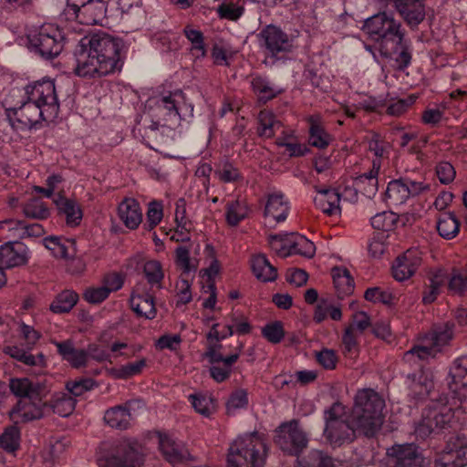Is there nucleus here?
Listing matches in <instances>:
<instances>
[{
  "label": "nucleus",
  "instance_id": "61",
  "mask_svg": "<svg viewBox=\"0 0 467 467\" xmlns=\"http://www.w3.org/2000/svg\"><path fill=\"white\" fill-rule=\"evenodd\" d=\"M45 247L56 258L67 259L68 257L67 246L57 236H48L43 240Z\"/></svg>",
  "mask_w": 467,
  "mask_h": 467
},
{
  "label": "nucleus",
  "instance_id": "26",
  "mask_svg": "<svg viewBox=\"0 0 467 467\" xmlns=\"http://www.w3.org/2000/svg\"><path fill=\"white\" fill-rule=\"evenodd\" d=\"M57 353L62 359L70 364L74 368H80L87 366L88 353L85 349L76 348L71 340L54 341Z\"/></svg>",
  "mask_w": 467,
  "mask_h": 467
},
{
  "label": "nucleus",
  "instance_id": "5",
  "mask_svg": "<svg viewBox=\"0 0 467 467\" xmlns=\"http://www.w3.org/2000/svg\"><path fill=\"white\" fill-rule=\"evenodd\" d=\"M362 30L368 37L379 45L382 55L389 53V46L400 41L405 30L400 21L392 14L379 12L364 21Z\"/></svg>",
  "mask_w": 467,
  "mask_h": 467
},
{
  "label": "nucleus",
  "instance_id": "53",
  "mask_svg": "<svg viewBox=\"0 0 467 467\" xmlns=\"http://www.w3.org/2000/svg\"><path fill=\"white\" fill-rule=\"evenodd\" d=\"M205 261L208 266L203 270L208 277V283L214 282V278L221 271V265L216 257V252L213 245L206 244L204 248Z\"/></svg>",
  "mask_w": 467,
  "mask_h": 467
},
{
  "label": "nucleus",
  "instance_id": "60",
  "mask_svg": "<svg viewBox=\"0 0 467 467\" xmlns=\"http://www.w3.org/2000/svg\"><path fill=\"white\" fill-rule=\"evenodd\" d=\"M228 322H230L235 328V333L238 335H247L252 331V326L243 313L238 311H233L226 317Z\"/></svg>",
  "mask_w": 467,
  "mask_h": 467
},
{
  "label": "nucleus",
  "instance_id": "19",
  "mask_svg": "<svg viewBox=\"0 0 467 467\" xmlns=\"http://www.w3.org/2000/svg\"><path fill=\"white\" fill-rule=\"evenodd\" d=\"M388 455L387 467H422V457L412 443L395 445Z\"/></svg>",
  "mask_w": 467,
  "mask_h": 467
},
{
  "label": "nucleus",
  "instance_id": "32",
  "mask_svg": "<svg viewBox=\"0 0 467 467\" xmlns=\"http://www.w3.org/2000/svg\"><path fill=\"white\" fill-rule=\"evenodd\" d=\"M407 188L402 178L390 181L383 194V201L389 207H399L408 200Z\"/></svg>",
  "mask_w": 467,
  "mask_h": 467
},
{
  "label": "nucleus",
  "instance_id": "38",
  "mask_svg": "<svg viewBox=\"0 0 467 467\" xmlns=\"http://www.w3.org/2000/svg\"><path fill=\"white\" fill-rule=\"evenodd\" d=\"M183 35L191 44L190 54L192 57L194 59L204 58L207 55V49L202 32L188 25L183 28Z\"/></svg>",
  "mask_w": 467,
  "mask_h": 467
},
{
  "label": "nucleus",
  "instance_id": "29",
  "mask_svg": "<svg viewBox=\"0 0 467 467\" xmlns=\"http://www.w3.org/2000/svg\"><path fill=\"white\" fill-rule=\"evenodd\" d=\"M306 121L309 125V144L320 150L326 149L331 143L332 136L324 128L321 116L310 115Z\"/></svg>",
  "mask_w": 467,
  "mask_h": 467
},
{
  "label": "nucleus",
  "instance_id": "47",
  "mask_svg": "<svg viewBox=\"0 0 467 467\" xmlns=\"http://www.w3.org/2000/svg\"><path fill=\"white\" fill-rule=\"evenodd\" d=\"M9 386L12 393L20 397V400L39 396L38 389L26 378L13 379Z\"/></svg>",
  "mask_w": 467,
  "mask_h": 467
},
{
  "label": "nucleus",
  "instance_id": "28",
  "mask_svg": "<svg viewBox=\"0 0 467 467\" xmlns=\"http://www.w3.org/2000/svg\"><path fill=\"white\" fill-rule=\"evenodd\" d=\"M380 164L379 161H372L371 168L368 172H364L354 178V185L359 190V193L367 198H372L378 192L379 173Z\"/></svg>",
  "mask_w": 467,
  "mask_h": 467
},
{
  "label": "nucleus",
  "instance_id": "4",
  "mask_svg": "<svg viewBox=\"0 0 467 467\" xmlns=\"http://www.w3.org/2000/svg\"><path fill=\"white\" fill-rule=\"evenodd\" d=\"M258 41L265 56L264 63L271 67L287 60L296 47L295 37L274 25H268L260 31Z\"/></svg>",
  "mask_w": 467,
  "mask_h": 467
},
{
  "label": "nucleus",
  "instance_id": "24",
  "mask_svg": "<svg viewBox=\"0 0 467 467\" xmlns=\"http://www.w3.org/2000/svg\"><path fill=\"white\" fill-rule=\"evenodd\" d=\"M357 429L353 427L348 420V422H332L324 430V435L327 441L333 447H340L345 443H349L355 439Z\"/></svg>",
  "mask_w": 467,
  "mask_h": 467
},
{
  "label": "nucleus",
  "instance_id": "6",
  "mask_svg": "<svg viewBox=\"0 0 467 467\" xmlns=\"http://www.w3.org/2000/svg\"><path fill=\"white\" fill-rule=\"evenodd\" d=\"M454 328L455 325L452 321L433 326L431 331L422 337L421 344L414 346L404 353V359L410 362L435 358L442 348L452 340Z\"/></svg>",
  "mask_w": 467,
  "mask_h": 467
},
{
  "label": "nucleus",
  "instance_id": "12",
  "mask_svg": "<svg viewBox=\"0 0 467 467\" xmlns=\"http://www.w3.org/2000/svg\"><path fill=\"white\" fill-rule=\"evenodd\" d=\"M275 443L285 453L298 456L306 448L308 439L298 421L292 420L275 430Z\"/></svg>",
  "mask_w": 467,
  "mask_h": 467
},
{
  "label": "nucleus",
  "instance_id": "20",
  "mask_svg": "<svg viewBox=\"0 0 467 467\" xmlns=\"http://www.w3.org/2000/svg\"><path fill=\"white\" fill-rule=\"evenodd\" d=\"M407 26L414 30L426 16L424 0H391Z\"/></svg>",
  "mask_w": 467,
  "mask_h": 467
},
{
  "label": "nucleus",
  "instance_id": "25",
  "mask_svg": "<svg viewBox=\"0 0 467 467\" xmlns=\"http://www.w3.org/2000/svg\"><path fill=\"white\" fill-rule=\"evenodd\" d=\"M43 408L44 403L39 396L20 400L12 410L11 416L24 422L38 420L43 417Z\"/></svg>",
  "mask_w": 467,
  "mask_h": 467
},
{
  "label": "nucleus",
  "instance_id": "62",
  "mask_svg": "<svg viewBox=\"0 0 467 467\" xmlns=\"http://www.w3.org/2000/svg\"><path fill=\"white\" fill-rule=\"evenodd\" d=\"M146 216H147L146 227L149 231H151L162 220V217H163L162 204L156 201L150 202Z\"/></svg>",
  "mask_w": 467,
  "mask_h": 467
},
{
  "label": "nucleus",
  "instance_id": "46",
  "mask_svg": "<svg viewBox=\"0 0 467 467\" xmlns=\"http://www.w3.org/2000/svg\"><path fill=\"white\" fill-rule=\"evenodd\" d=\"M188 400L195 411L204 417H209L214 411V400L211 395L198 392L189 395Z\"/></svg>",
  "mask_w": 467,
  "mask_h": 467
},
{
  "label": "nucleus",
  "instance_id": "50",
  "mask_svg": "<svg viewBox=\"0 0 467 467\" xmlns=\"http://www.w3.org/2000/svg\"><path fill=\"white\" fill-rule=\"evenodd\" d=\"M76 400L67 393H58L54 396L52 409L55 413L61 417L70 415L76 407Z\"/></svg>",
  "mask_w": 467,
  "mask_h": 467
},
{
  "label": "nucleus",
  "instance_id": "17",
  "mask_svg": "<svg viewBox=\"0 0 467 467\" xmlns=\"http://www.w3.org/2000/svg\"><path fill=\"white\" fill-rule=\"evenodd\" d=\"M453 418V411L449 407L434 408L430 410L423 417L421 422L415 429L418 436L425 438L436 429L441 430L450 424Z\"/></svg>",
  "mask_w": 467,
  "mask_h": 467
},
{
  "label": "nucleus",
  "instance_id": "14",
  "mask_svg": "<svg viewBox=\"0 0 467 467\" xmlns=\"http://www.w3.org/2000/svg\"><path fill=\"white\" fill-rule=\"evenodd\" d=\"M25 97L45 108L47 114L58 116L59 102L53 80L43 79L30 83L25 87Z\"/></svg>",
  "mask_w": 467,
  "mask_h": 467
},
{
  "label": "nucleus",
  "instance_id": "36",
  "mask_svg": "<svg viewBox=\"0 0 467 467\" xmlns=\"http://www.w3.org/2000/svg\"><path fill=\"white\" fill-rule=\"evenodd\" d=\"M251 267L254 276L262 282H272L277 277V270L263 254L254 255Z\"/></svg>",
  "mask_w": 467,
  "mask_h": 467
},
{
  "label": "nucleus",
  "instance_id": "40",
  "mask_svg": "<svg viewBox=\"0 0 467 467\" xmlns=\"http://www.w3.org/2000/svg\"><path fill=\"white\" fill-rule=\"evenodd\" d=\"M333 283L339 296L349 295L354 290V280L349 271L341 266H336L331 271Z\"/></svg>",
  "mask_w": 467,
  "mask_h": 467
},
{
  "label": "nucleus",
  "instance_id": "43",
  "mask_svg": "<svg viewBox=\"0 0 467 467\" xmlns=\"http://www.w3.org/2000/svg\"><path fill=\"white\" fill-rule=\"evenodd\" d=\"M78 295L73 290L59 293L50 304L49 309L55 314L68 313L78 303Z\"/></svg>",
  "mask_w": 467,
  "mask_h": 467
},
{
  "label": "nucleus",
  "instance_id": "45",
  "mask_svg": "<svg viewBox=\"0 0 467 467\" xmlns=\"http://www.w3.org/2000/svg\"><path fill=\"white\" fill-rule=\"evenodd\" d=\"M143 273L148 284L151 288H162L164 273L162 270V265L159 261L150 260L146 262L143 266Z\"/></svg>",
  "mask_w": 467,
  "mask_h": 467
},
{
  "label": "nucleus",
  "instance_id": "10",
  "mask_svg": "<svg viewBox=\"0 0 467 467\" xmlns=\"http://www.w3.org/2000/svg\"><path fill=\"white\" fill-rule=\"evenodd\" d=\"M145 459L138 443L131 440L117 442L109 453L98 460L99 467H142Z\"/></svg>",
  "mask_w": 467,
  "mask_h": 467
},
{
  "label": "nucleus",
  "instance_id": "63",
  "mask_svg": "<svg viewBox=\"0 0 467 467\" xmlns=\"http://www.w3.org/2000/svg\"><path fill=\"white\" fill-rule=\"evenodd\" d=\"M96 386L92 379H80L79 380L68 381L66 384L67 390L74 397H78L85 392L91 390Z\"/></svg>",
  "mask_w": 467,
  "mask_h": 467
},
{
  "label": "nucleus",
  "instance_id": "52",
  "mask_svg": "<svg viewBox=\"0 0 467 467\" xmlns=\"http://www.w3.org/2000/svg\"><path fill=\"white\" fill-rule=\"evenodd\" d=\"M398 222V215L390 211L379 213L370 218L371 226L379 231H390Z\"/></svg>",
  "mask_w": 467,
  "mask_h": 467
},
{
  "label": "nucleus",
  "instance_id": "11",
  "mask_svg": "<svg viewBox=\"0 0 467 467\" xmlns=\"http://www.w3.org/2000/svg\"><path fill=\"white\" fill-rule=\"evenodd\" d=\"M244 344L239 341L233 354L223 357L220 352L221 344L210 345L204 353V358L209 361L211 378L217 383L227 380L233 372V365L238 360Z\"/></svg>",
  "mask_w": 467,
  "mask_h": 467
},
{
  "label": "nucleus",
  "instance_id": "16",
  "mask_svg": "<svg viewBox=\"0 0 467 467\" xmlns=\"http://www.w3.org/2000/svg\"><path fill=\"white\" fill-rule=\"evenodd\" d=\"M68 8L73 11L78 21L83 25H102L106 18V0H87L80 5L73 3L68 5Z\"/></svg>",
  "mask_w": 467,
  "mask_h": 467
},
{
  "label": "nucleus",
  "instance_id": "64",
  "mask_svg": "<svg viewBox=\"0 0 467 467\" xmlns=\"http://www.w3.org/2000/svg\"><path fill=\"white\" fill-rule=\"evenodd\" d=\"M448 288L453 294L460 296L467 293V280L458 270H453L449 280Z\"/></svg>",
  "mask_w": 467,
  "mask_h": 467
},
{
  "label": "nucleus",
  "instance_id": "22",
  "mask_svg": "<svg viewBox=\"0 0 467 467\" xmlns=\"http://www.w3.org/2000/svg\"><path fill=\"white\" fill-rule=\"evenodd\" d=\"M27 261V248L22 243H6L0 247V267H17L26 265Z\"/></svg>",
  "mask_w": 467,
  "mask_h": 467
},
{
  "label": "nucleus",
  "instance_id": "35",
  "mask_svg": "<svg viewBox=\"0 0 467 467\" xmlns=\"http://www.w3.org/2000/svg\"><path fill=\"white\" fill-rule=\"evenodd\" d=\"M54 203L59 213L66 216V221L68 225L77 226L80 223L82 211L75 201L67 199L63 195L58 194L54 199Z\"/></svg>",
  "mask_w": 467,
  "mask_h": 467
},
{
  "label": "nucleus",
  "instance_id": "8",
  "mask_svg": "<svg viewBox=\"0 0 467 467\" xmlns=\"http://www.w3.org/2000/svg\"><path fill=\"white\" fill-rule=\"evenodd\" d=\"M6 115L10 125L16 131L36 129L41 121H51L57 117L53 113L47 114L45 108L26 97L18 108L7 109Z\"/></svg>",
  "mask_w": 467,
  "mask_h": 467
},
{
  "label": "nucleus",
  "instance_id": "42",
  "mask_svg": "<svg viewBox=\"0 0 467 467\" xmlns=\"http://www.w3.org/2000/svg\"><path fill=\"white\" fill-rule=\"evenodd\" d=\"M316 246L313 242L301 234H291L287 244V256L291 254H299L305 257L314 256Z\"/></svg>",
  "mask_w": 467,
  "mask_h": 467
},
{
  "label": "nucleus",
  "instance_id": "33",
  "mask_svg": "<svg viewBox=\"0 0 467 467\" xmlns=\"http://www.w3.org/2000/svg\"><path fill=\"white\" fill-rule=\"evenodd\" d=\"M251 88L260 102L265 103L283 92L282 88L273 85L266 78L254 76L251 79Z\"/></svg>",
  "mask_w": 467,
  "mask_h": 467
},
{
  "label": "nucleus",
  "instance_id": "30",
  "mask_svg": "<svg viewBox=\"0 0 467 467\" xmlns=\"http://www.w3.org/2000/svg\"><path fill=\"white\" fill-rule=\"evenodd\" d=\"M384 57L393 56V59L397 65L399 70H405L410 67L412 60V47L411 43L409 39L402 36V39L395 41L389 46V53L383 55Z\"/></svg>",
  "mask_w": 467,
  "mask_h": 467
},
{
  "label": "nucleus",
  "instance_id": "23",
  "mask_svg": "<svg viewBox=\"0 0 467 467\" xmlns=\"http://www.w3.org/2000/svg\"><path fill=\"white\" fill-rule=\"evenodd\" d=\"M117 212L120 222L130 230H136L142 222L140 204L134 198H124L119 203Z\"/></svg>",
  "mask_w": 467,
  "mask_h": 467
},
{
  "label": "nucleus",
  "instance_id": "58",
  "mask_svg": "<svg viewBox=\"0 0 467 467\" xmlns=\"http://www.w3.org/2000/svg\"><path fill=\"white\" fill-rule=\"evenodd\" d=\"M215 174L223 183L237 182L243 179L239 169L229 161H225L222 167L215 171Z\"/></svg>",
  "mask_w": 467,
  "mask_h": 467
},
{
  "label": "nucleus",
  "instance_id": "34",
  "mask_svg": "<svg viewBox=\"0 0 467 467\" xmlns=\"http://www.w3.org/2000/svg\"><path fill=\"white\" fill-rule=\"evenodd\" d=\"M248 213L246 200L240 196L229 200L225 204V221L230 226H237L247 217Z\"/></svg>",
  "mask_w": 467,
  "mask_h": 467
},
{
  "label": "nucleus",
  "instance_id": "59",
  "mask_svg": "<svg viewBox=\"0 0 467 467\" xmlns=\"http://www.w3.org/2000/svg\"><path fill=\"white\" fill-rule=\"evenodd\" d=\"M20 432L16 427L7 428L0 438L1 447L8 451L13 452L19 447Z\"/></svg>",
  "mask_w": 467,
  "mask_h": 467
},
{
  "label": "nucleus",
  "instance_id": "1",
  "mask_svg": "<svg viewBox=\"0 0 467 467\" xmlns=\"http://www.w3.org/2000/svg\"><path fill=\"white\" fill-rule=\"evenodd\" d=\"M123 40L106 32L82 37L76 54L74 73L80 78H100L122 67Z\"/></svg>",
  "mask_w": 467,
  "mask_h": 467
},
{
  "label": "nucleus",
  "instance_id": "18",
  "mask_svg": "<svg viewBox=\"0 0 467 467\" xmlns=\"http://www.w3.org/2000/svg\"><path fill=\"white\" fill-rule=\"evenodd\" d=\"M422 262L421 253L418 249H408L398 256L391 266L396 281L404 282L412 277Z\"/></svg>",
  "mask_w": 467,
  "mask_h": 467
},
{
  "label": "nucleus",
  "instance_id": "15",
  "mask_svg": "<svg viewBox=\"0 0 467 467\" xmlns=\"http://www.w3.org/2000/svg\"><path fill=\"white\" fill-rule=\"evenodd\" d=\"M467 465V439L464 436L451 437L443 451L435 461L434 467H465Z\"/></svg>",
  "mask_w": 467,
  "mask_h": 467
},
{
  "label": "nucleus",
  "instance_id": "13",
  "mask_svg": "<svg viewBox=\"0 0 467 467\" xmlns=\"http://www.w3.org/2000/svg\"><path fill=\"white\" fill-rule=\"evenodd\" d=\"M359 190L354 183L351 186L344 187L340 192L334 189H326L318 191L314 199L316 206L324 213L329 216L339 215L341 213L340 201L356 202Z\"/></svg>",
  "mask_w": 467,
  "mask_h": 467
},
{
  "label": "nucleus",
  "instance_id": "54",
  "mask_svg": "<svg viewBox=\"0 0 467 467\" xmlns=\"http://www.w3.org/2000/svg\"><path fill=\"white\" fill-rule=\"evenodd\" d=\"M342 352L345 357L355 358L359 352L357 337L353 331V327H347L342 335Z\"/></svg>",
  "mask_w": 467,
  "mask_h": 467
},
{
  "label": "nucleus",
  "instance_id": "37",
  "mask_svg": "<svg viewBox=\"0 0 467 467\" xmlns=\"http://www.w3.org/2000/svg\"><path fill=\"white\" fill-rule=\"evenodd\" d=\"M130 306L139 317L147 319H153L157 311L154 305V298L151 295H139L133 293L130 296Z\"/></svg>",
  "mask_w": 467,
  "mask_h": 467
},
{
  "label": "nucleus",
  "instance_id": "31",
  "mask_svg": "<svg viewBox=\"0 0 467 467\" xmlns=\"http://www.w3.org/2000/svg\"><path fill=\"white\" fill-rule=\"evenodd\" d=\"M104 421L110 428L127 430L131 425V414L128 404L118 405L106 410Z\"/></svg>",
  "mask_w": 467,
  "mask_h": 467
},
{
  "label": "nucleus",
  "instance_id": "9",
  "mask_svg": "<svg viewBox=\"0 0 467 467\" xmlns=\"http://www.w3.org/2000/svg\"><path fill=\"white\" fill-rule=\"evenodd\" d=\"M154 99L155 115L164 121L165 126L171 128L181 123L184 119L182 114L183 106L189 109L190 116L192 117L193 107L186 104L184 93L181 89L161 94Z\"/></svg>",
  "mask_w": 467,
  "mask_h": 467
},
{
  "label": "nucleus",
  "instance_id": "2",
  "mask_svg": "<svg viewBox=\"0 0 467 467\" xmlns=\"http://www.w3.org/2000/svg\"><path fill=\"white\" fill-rule=\"evenodd\" d=\"M385 400L372 389H358L349 415L350 423L360 434L374 437L384 421Z\"/></svg>",
  "mask_w": 467,
  "mask_h": 467
},
{
  "label": "nucleus",
  "instance_id": "55",
  "mask_svg": "<svg viewBox=\"0 0 467 467\" xmlns=\"http://www.w3.org/2000/svg\"><path fill=\"white\" fill-rule=\"evenodd\" d=\"M262 336L272 344L280 343L285 337L284 325L281 321H273L262 327Z\"/></svg>",
  "mask_w": 467,
  "mask_h": 467
},
{
  "label": "nucleus",
  "instance_id": "21",
  "mask_svg": "<svg viewBox=\"0 0 467 467\" xmlns=\"http://www.w3.org/2000/svg\"><path fill=\"white\" fill-rule=\"evenodd\" d=\"M290 212V202L284 193L273 192L267 195L264 216L269 222L275 223H283L286 220Z\"/></svg>",
  "mask_w": 467,
  "mask_h": 467
},
{
  "label": "nucleus",
  "instance_id": "41",
  "mask_svg": "<svg viewBox=\"0 0 467 467\" xmlns=\"http://www.w3.org/2000/svg\"><path fill=\"white\" fill-rule=\"evenodd\" d=\"M257 133L260 137L272 138L282 128V122L270 110H261L258 115Z\"/></svg>",
  "mask_w": 467,
  "mask_h": 467
},
{
  "label": "nucleus",
  "instance_id": "39",
  "mask_svg": "<svg viewBox=\"0 0 467 467\" xmlns=\"http://www.w3.org/2000/svg\"><path fill=\"white\" fill-rule=\"evenodd\" d=\"M451 381L449 383L453 391L465 390L467 392V355H463L454 361L450 373Z\"/></svg>",
  "mask_w": 467,
  "mask_h": 467
},
{
  "label": "nucleus",
  "instance_id": "44",
  "mask_svg": "<svg viewBox=\"0 0 467 467\" xmlns=\"http://www.w3.org/2000/svg\"><path fill=\"white\" fill-rule=\"evenodd\" d=\"M437 231L442 238L451 240L458 234L460 223L453 213H442L438 218Z\"/></svg>",
  "mask_w": 467,
  "mask_h": 467
},
{
  "label": "nucleus",
  "instance_id": "48",
  "mask_svg": "<svg viewBox=\"0 0 467 467\" xmlns=\"http://www.w3.org/2000/svg\"><path fill=\"white\" fill-rule=\"evenodd\" d=\"M296 467H335L333 459L318 450H312L303 460H297Z\"/></svg>",
  "mask_w": 467,
  "mask_h": 467
},
{
  "label": "nucleus",
  "instance_id": "57",
  "mask_svg": "<svg viewBox=\"0 0 467 467\" xmlns=\"http://www.w3.org/2000/svg\"><path fill=\"white\" fill-rule=\"evenodd\" d=\"M389 148V143L382 140L379 134H374L368 141V150L375 156L372 161H379L380 165L383 159H388Z\"/></svg>",
  "mask_w": 467,
  "mask_h": 467
},
{
  "label": "nucleus",
  "instance_id": "49",
  "mask_svg": "<svg viewBox=\"0 0 467 467\" xmlns=\"http://www.w3.org/2000/svg\"><path fill=\"white\" fill-rule=\"evenodd\" d=\"M145 367L146 359L140 358L134 362H130L125 365H122L119 368H111L110 374L115 379H127L140 374Z\"/></svg>",
  "mask_w": 467,
  "mask_h": 467
},
{
  "label": "nucleus",
  "instance_id": "27",
  "mask_svg": "<svg viewBox=\"0 0 467 467\" xmlns=\"http://www.w3.org/2000/svg\"><path fill=\"white\" fill-rule=\"evenodd\" d=\"M160 450L164 458L172 465L188 460L190 454L182 442H178L168 435H160Z\"/></svg>",
  "mask_w": 467,
  "mask_h": 467
},
{
  "label": "nucleus",
  "instance_id": "51",
  "mask_svg": "<svg viewBox=\"0 0 467 467\" xmlns=\"http://www.w3.org/2000/svg\"><path fill=\"white\" fill-rule=\"evenodd\" d=\"M23 213L27 218L43 220L49 216V210L41 199L32 198L23 207Z\"/></svg>",
  "mask_w": 467,
  "mask_h": 467
},
{
  "label": "nucleus",
  "instance_id": "3",
  "mask_svg": "<svg viewBox=\"0 0 467 467\" xmlns=\"http://www.w3.org/2000/svg\"><path fill=\"white\" fill-rule=\"evenodd\" d=\"M268 448L258 432L238 436L227 451V467H265Z\"/></svg>",
  "mask_w": 467,
  "mask_h": 467
},
{
  "label": "nucleus",
  "instance_id": "7",
  "mask_svg": "<svg viewBox=\"0 0 467 467\" xmlns=\"http://www.w3.org/2000/svg\"><path fill=\"white\" fill-rule=\"evenodd\" d=\"M60 30L46 24L27 35L28 48L45 59L57 57L64 47Z\"/></svg>",
  "mask_w": 467,
  "mask_h": 467
},
{
  "label": "nucleus",
  "instance_id": "56",
  "mask_svg": "<svg viewBox=\"0 0 467 467\" xmlns=\"http://www.w3.org/2000/svg\"><path fill=\"white\" fill-rule=\"evenodd\" d=\"M248 405V393L244 389L233 391L226 402L227 414H234L237 410L244 409Z\"/></svg>",
  "mask_w": 467,
  "mask_h": 467
}]
</instances>
